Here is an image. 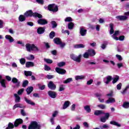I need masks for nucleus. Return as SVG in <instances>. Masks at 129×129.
<instances>
[{"label":"nucleus","instance_id":"f257e3e1","mask_svg":"<svg viewBox=\"0 0 129 129\" xmlns=\"http://www.w3.org/2000/svg\"><path fill=\"white\" fill-rule=\"evenodd\" d=\"M25 47L27 52H39V47L34 44L27 43Z\"/></svg>","mask_w":129,"mask_h":129},{"label":"nucleus","instance_id":"f03ea898","mask_svg":"<svg viewBox=\"0 0 129 129\" xmlns=\"http://www.w3.org/2000/svg\"><path fill=\"white\" fill-rule=\"evenodd\" d=\"M24 16L26 17H34V18H39L41 19L42 18V15L38 14L37 13H33L32 10H29L25 13Z\"/></svg>","mask_w":129,"mask_h":129},{"label":"nucleus","instance_id":"7ed1b4c3","mask_svg":"<svg viewBox=\"0 0 129 129\" xmlns=\"http://www.w3.org/2000/svg\"><path fill=\"white\" fill-rule=\"evenodd\" d=\"M28 129H41V125L36 121H32L28 126Z\"/></svg>","mask_w":129,"mask_h":129},{"label":"nucleus","instance_id":"20e7f679","mask_svg":"<svg viewBox=\"0 0 129 129\" xmlns=\"http://www.w3.org/2000/svg\"><path fill=\"white\" fill-rule=\"evenodd\" d=\"M48 10L50 12L54 13L55 12L58 11V7L55 4H50L48 6Z\"/></svg>","mask_w":129,"mask_h":129},{"label":"nucleus","instance_id":"39448f33","mask_svg":"<svg viewBox=\"0 0 129 129\" xmlns=\"http://www.w3.org/2000/svg\"><path fill=\"white\" fill-rule=\"evenodd\" d=\"M71 58L74 60V61H76V62H78L80 63V62L81 61V54H79L78 56H76L74 54H71Z\"/></svg>","mask_w":129,"mask_h":129},{"label":"nucleus","instance_id":"423d86ee","mask_svg":"<svg viewBox=\"0 0 129 129\" xmlns=\"http://www.w3.org/2000/svg\"><path fill=\"white\" fill-rule=\"evenodd\" d=\"M47 86L49 89H51V90H55V89H56V85H55L52 81H50L48 83Z\"/></svg>","mask_w":129,"mask_h":129},{"label":"nucleus","instance_id":"0eeeda50","mask_svg":"<svg viewBox=\"0 0 129 129\" xmlns=\"http://www.w3.org/2000/svg\"><path fill=\"white\" fill-rule=\"evenodd\" d=\"M55 71L57 72V73H58V74H61V75H63L66 73V70L63 69H60L59 68H56Z\"/></svg>","mask_w":129,"mask_h":129},{"label":"nucleus","instance_id":"6e6552de","mask_svg":"<svg viewBox=\"0 0 129 129\" xmlns=\"http://www.w3.org/2000/svg\"><path fill=\"white\" fill-rule=\"evenodd\" d=\"M111 79H112V77L110 76H108L104 78L103 81L105 84H108L111 81Z\"/></svg>","mask_w":129,"mask_h":129},{"label":"nucleus","instance_id":"1a4fd4ad","mask_svg":"<svg viewBox=\"0 0 129 129\" xmlns=\"http://www.w3.org/2000/svg\"><path fill=\"white\" fill-rule=\"evenodd\" d=\"M48 94L51 98H56L57 96V93L54 91H49L48 92Z\"/></svg>","mask_w":129,"mask_h":129},{"label":"nucleus","instance_id":"9d476101","mask_svg":"<svg viewBox=\"0 0 129 129\" xmlns=\"http://www.w3.org/2000/svg\"><path fill=\"white\" fill-rule=\"evenodd\" d=\"M115 99L112 97L108 98V99L105 101V103L109 104V103H115Z\"/></svg>","mask_w":129,"mask_h":129},{"label":"nucleus","instance_id":"9b49d317","mask_svg":"<svg viewBox=\"0 0 129 129\" xmlns=\"http://www.w3.org/2000/svg\"><path fill=\"white\" fill-rule=\"evenodd\" d=\"M37 23L39 25H47V24H48V21L45 19H40L38 20Z\"/></svg>","mask_w":129,"mask_h":129},{"label":"nucleus","instance_id":"f8f14e48","mask_svg":"<svg viewBox=\"0 0 129 129\" xmlns=\"http://www.w3.org/2000/svg\"><path fill=\"white\" fill-rule=\"evenodd\" d=\"M12 81L13 83L16 84L17 87H19V86H20V85L21 84V82H20V81L18 80V79L16 78H13Z\"/></svg>","mask_w":129,"mask_h":129},{"label":"nucleus","instance_id":"ddd939ff","mask_svg":"<svg viewBox=\"0 0 129 129\" xmlns=\"http://www.w3.org/2000/svg\"><path fill=\"white\" fill-rule=\"evenodd\" d=\"M18 107H19L20 108H26L25 106H24L23 104L21 103H18L14 105L13 109H16V108H18Z\"/></svg>","mask_w":129,"mask_h":129},{"label":"nucleus","instance_id":"4468645a","mask_svg":"<svg viewBox=\"0 0 129 129\" xmlns=\"http://www.w3.org/2000/svg\"><path fill=\"white\" fill-rule=\"evenodd\" d=\"M5 38L6 39V40H8L10 43H13L15 41L14 38H13V37H12V36L10 35H6L5 36Z\"/></svg>","mask_w":129,"mask_h":129},{"label":"nucleus","instance_id":"2eb2a0df","mask_svg":"<svg viewBox=\"0 0 129 129\" xmlns=\"http://www.w3.org/2000/svg\"><path fill=\"white\" fill-rule=\"evenodd\" d=\"M3 78V77L2 75H0V84H1L2 87H4V88H6L7 87L6 86V80L5 79H2Z\"/></svg>","mask_w":129,"mask_h":129},{"label":"nucleus","instance_id":"dca6fc26","mask_svg":"<svg viewBox=\"0 0 129 129\" xmlns=\"http://www.w3.org/2000/svg\"><path fill=\"white\" fill-rule=\"evenodd\" d=\"M23 123V119L19 118L16 120L14 123V126H18L19 124Z\"/></svg>","mask_w":129,"mask_h":129},{"label":"nucleus","instance_id":"f3484780","mask_svg":"<svg viewBox=\"0 0 129 129\" xmlns=\"http://www.w3.org/2000/svg\"><path fill=\"white\" fill-rule=\"evenodd\" d=\"M119 35V31H115V33L113 35H112V38L114 39V40H116V41H118V37H116V36H118Z\"/></svg>","mask_w":129,"mask_h":129},{"label":"nucleus","instance_id":"a211bd4d","mask_svg":"<svg viewBox=\"0 0 129 129\" xmlns=\"http://www.w3.org/2000/svg\"><path fill=\"white\" fill-rule=\"evenodd\" d=\"M86 32H87V30H85L83 27H81L80 31L81 36H85L86 35Z\"/></svg>","mask_w":129,"mask_h":129},{"label":"nucleus","instance_id":"6ab92c4d","mask_svg":"<svg viewBox=\"0 0 129 129\" xmlns=\"http://www.w3.org/2000/svg\"><path fill=\"white\" fill-rule=\"evenodd\" d=\"M25 101H26V103H28V104H30V105L34 106L35 103L31 100H29L27 98V97H24Z\"/></svg>","mask_w":129,"mask_h":129},{"label":"nucleus","instance_id":"aec40b11","mask_svg":"<svg viewBox=\"0 0 129 129\" xmlns=\"http://www.w3.org/2000/svg\"><path fill=\"white\" fill-rule=\"evenodd\" d=\"M44 32H45V28L39 27L37 29V33L39 34V35L43 34Z\"/></svg>","mask_w":129,"mask_h":129},{"label":"nucleus","instance_id":"412c9836","mask_svg":"<svg viewBox=\"0 0 129 129\" xmlns=\"http://www.w3.org/2000/svg\"><path fill=\"white\" fill-rule=\"evenodd\" d=\"M88 53H89V55L91 57L95 56L96 53L95 51L93 49H89L88 50Z\"/></svg>","mask_w":129,"mask_h":129},{"label":"nucleus","instance_id":"4be33fe9","mask_svg":"<svg viewBox=\"0 0 129 129\" xmlns=\"http://www.w3.org/2000/svg\"><path fill=\"white\" fill-rule=\"evenodd\" d=\"M70 105V102L69 101H65L63 104L62 109H66V108H67V107H68V106H69Z\"/></svg>","mask_w":129,"mask_h":129},{"label":"nucleus","instance_id":"5701e85b","mask_svg":"<svg viewBox=\"0 0 129 129\" xmlns=\"http://www.w3.org/2000/svg\"><path fill=\"white\" fill-rule=\"evenodd\" d=\"M26 67L29 68L30 67H34V62L31 61H28L26 63Z\"/></svg>","mask_w":129,"mask_h":129},{"label":"nucleus","instance_id":"b1692460","mask_svg":"<svg viewBox=\"0 0 129 129\" xmlns=\"http://www.w3.org/2000/svg\"><path fill=\"white\" fill-rule=\"evenodd\" d=\"M14 96L15 97V102H16V103H19V102L21 101V97H20L17 94H14Z\"/></svg>","mask_w":129,"mask_h":129},{"label":"nucleus","instance_id":"393cba45","mask_svg":"<svg viewBox=\"0 0 129 129\" xmlns=\"http://www.w3.org/2000/svg\"><path fill=\"white\" fill-rule=\"evenodd\" d=\"M110 27V35H112L113 33H114V30L113 29V24L112 23H111L109 24Z\"/></svg>","mask_w":129,"mask_h":129},{"label":"nucleus","instance_id":"a878e982","mask_svg":"<svg viewBox=\"0 0 129 129\" xmlns=\"http://www.w3.org/2000/svg\"><path fill=\"white\" fill-rule=\"evenodd\" d=\"M110 124H113V125H116V126H118L120 127V126H121V125L120 124L118 123V122L115 121H111L110 122Z\"/></svg>","mask_w":129,"mask_h":129},{"label":"nucleus","instance_id":"bb28decb","mask_svg":"<svg viewBox=\"0 0 129 129\" xmlns=\"http://www.w3.org/2000/svg\"><path fill=\"white\" fill-rule=\"evenodd\" d=\"M96 96L98 97V100L100 102H104V99L101 98V95L99 94H96Z\"/></svg>","mask_w":129,"mask_h":129},{"label":"nucleus","instance_id":"cd10ccee","mask_svg":"<svg viewBox=\"0 0 129 129\" xmlns=\"http://www.w3.org/2000/svg\"><path fill=\"white\" fill-rule=\"evenodd\" d=\"M26 16L24 15H20L19 17V22H24L26 20Z\"/></svg>","mask_w":129,"mask_h":129},{"label":"nucleus","instance_id":"c85d7f7f","mask_svg":"<svg viewBox=\"0 0 129 129\" xmlns=\"http://www.w3.org/2000/svg\"><path fill=\"white\" fill-rule=\"evenodd\" d=\"M84 108L87 112L90 113L91 112V109L90 108V106L86 105L84 107Z\"/></svg>","mask_w":129,"mask_h":129},{"label":"nucleus","instance_id":"c756f323","mask_svg":"<svg viewBox=\"0 0 129 129\" xmlns=\"http://www.w3.org/2000/svg\"><path fill=\"white\" fill-rule=\"evenodd\" d=\"M74 47L76 49H79V48H85V45L82 44H76L74 46Z\"/></svg>","mask_w":129,"mask_h":129},{"label":"nucleus","instance_id":"7c9ffc66","mask_svg":"<svg viewBox=\"0 0 129 129\" xmlns=\"http://www.w3.org/2000/svg\"><path fill=\"white\" fill-rule=\"evenodd\" d=\"M104 113L102 110H96L94 112L95 115H100V114H103Z\"/></svg>","mask_w":129,"mask_h":129},{"label":"nucleus","instance_id":"2f4dec72","mask_svg":"<svg viewBox=\"0 0 129 129\" xmlns=\"http://www.w3.org/2000/svg\"><path fill=\"white\" fill-rule=\"evenodd\" d=\"M34 89V88L33 87H29L26 89V92L27 93V94H30L32 91H33V90Z\"/></svg>","mask_w":129,"mask_h":129},{"label":"nucleus","instance_id":"473e14b6","mask_svg":"<svg viewBox=\"0 0 129 129\" xmlns=\"http://www.w3.org/2000/svg\"><path fill=\"white\" fill-rule=\"evenodd\" d=\"M76 80H82V79H84L85 78V77L84 76H76L75 77Z\"/></svg>","mask_w":129,"mask_h":129},{"label":"nucleus","instance_id":"72a5a7b5","mask_svg":"<svg viewBox=\"0 0 129 129\" xmlns=\"http://www.w3.org/2000/svg\"><path fill=\"white\" fill-rule=\"evenodd\" d=\"M26 59L29 60V61H31V60H34V59H35V56L33 54H30L28 56L26 57Z\"/></svg>","mask_w":129,"mask_h":129},{"label":"nucleus","instance_id":"f704fd0d","mask_svg":"<svg viewBox=\"0 0 129 129\" xmlns=\"http://www.w3.org/2000/svg\"><path fill=\"white\" fill-rule=\"evenodd\" d=\"M53 41L55 44H56V45H59L61 42V40L59 38H54Z\"/></svg>","mask_w":129,"mask_h":129},{"label":"nucleus","instance_id":"c9c22d12","mask_svg":"<svg viewBox=\"0 0 129 129\" xmlns=\"http://www.w3.org/2000/svg\"><path fill=\"white\" fill-rule=\"evenodd\" d=\"M122 107L124 108H129V102H124L122 104Z\"/></svg>","mask_w":129,"mask_h":129},{"label":"nucleus","instance_id":"e433bc0d","mask_svg":"<svg viewBox=\"0 0 129 129\" xmlns=\"http://www.w3.org/2000/svg\"><path fill=\"white\" fill-rule=\"evenodd\" d=\"M74 28V24L72 22H71L68 24V29L69 30H72Z\"/></svg>","mask_w":129,"mask_h":129},{"label":"nucleus","instance_id":"4c0bfd02","mask_svg":"<svg viewBox=\"0 0 129 129\" xmlns=\"http://www.w3.org/2000/svg\"><path fill=\"white\" fill-rule=\"evenodd\" d=\"M118 79H119V77H118V76H115L113 79L112 83L113 84H114V83H116V82H117V81H118Z\"/></svg>","mask_w":129,"mask_h":129},{"label":"nucleus","instance_id":"58836bf2","mask_svg":"<svg viewBox=\"0 0 129 129\" xmlns=\"http://www.w3.org/2000/svg\"><path fill=\"white\" fill-rule=\"evenodd\" d=\"M72 80H73L72 78H68L66 80L63 81V83L64 84H67V83H70V82H72Z\"/></svg>","mask_w":129,"mask_h":129},{"label":"nucleus","instance_id":"ea45409f","mask_svg":"<svg viewBox=\"0 0 129 129\" xmlns=\"http://www.w3.org/2000/svg\"><path fill=\"white\" fill-rule=\"evenodd\" d=\"M24 74L26 76H32L33 73L31 71H25Z\"/></svg>","mask_w":129,"mask_h":129},{"label":"nucleus","instance_id":"a19ab883","mask_svg":"<svg viewBox=\"0 0 129 129\" xmlns=\"http://www.w3.org/2000/svg\"><path fill=\"white\" fill-rule=\"evenodd\" d=\"M44 60L45 62H46V63H47L48 64H51L53 63V60H52V59L44 58Z\"/></svg>","mask_w":129,"mask_h":129},{"label":"nucleus","instance_id":"79ce46f5","mask_svg":"<svg viewBox=\"0 0 129 129\" xmlns=\"http://www.w3.org/2000/svg\"><path fill=\"white\" fill-rule=\"evenodd\" d=\"M66 64V63H65V62L61 61L57 63V66H58V67H63V66H65Z\"/></svg>","mask_w":129,"mask_h":129},{"label":"nucleus","instance_id":"37998d69","mask_svg":"<svg viewBox=\"0 0 129 129\" xmlns=\"http://www.w3.org/2000/svg\"><path fill=\"white\" fill-rule=\"evenodd\" d=\"M11 128H14V124L10 122L8 124V127L6 129H11Z\"/></svg>","mask_w":129,"mask_h":129},{"label":"nucleus","instance_id":"c03bdc74","mask_svg":"<svg viewBox=\"0 0 129 129\" xmlns=\"http://www.w3.org/2000/svg\"><path fill=\"white\" fill-rule=\"evenodd\" d=\"M65 90V87L63 85H60L58 91H64Z\"/></svg>","mask_w":129,"mask_h":129},{"label":"nucleus","instance_id":"a18cd8bd","mask_svg":"<svg viewBox=\"0 0 129 129\" xmlns=\"http://www.w3.org/2000/svg\"><path fill=\"white\" fill-rule=\"evenodd\" d=\"M20 62L22 65H25L26 63V59L23 58L20 59Z\"/></svg>","mask_w":129,"mask_h":129},{"label":"nucleus","instance_id":"49530a36","mask_svg":"<svg viewBox=\"0 0 129 129\" xmlns=\"http://www.w3.org/2000/svg\"><path fill=\"white\" fill-rule=\"evenodd\" d=\"M55 37V32L54 31H52L50 34H49V37L50 39H53Z\"/></svg>","mask_w":129,"mask_h":129},{"label":"nucleus","instance_id":"de8ad7c7","mask_svg":"<svg viewBox=\"0 0 129 129\" xmlns=\"http://www.w3.org/2000/svg\"><path fill=\"white\" fill-rule=\"evenodd\" d=\"M97 107H99V108H101V109H104L106 107L105 105H103V104L98 105Z\"/></svg>","mask_w":129,"mask_h":129},{"label":"nucleus","instance_id":"09e8293b","mask_svg":"<svg viewBox=\"0 0 129 129\" xmlns=\"http://www.w3.org/2000/svg\"><path fill=\"white\" fill-rule=\"evenodd\" d=\"M72 21H73V20L71 17H67L64 19V22H72Z\"/></svg>","mask_w":129,"mask_h":129},{"label":"nucleus","instance_id":"8fccbe9b","mask_svg":"<svg viewBox=\"0 0 129 129\" xmlns=\"http://www.w3.org/2000/svg\"><path fill=\"white\" fill-rule=\"evenodd\" d=\"M89 53H88V51H87V52H86L84 54V55H83V57H84V58H89Z\"/></svg>","mask_w":129,"mask_h":129},{"label":"nucleus","instance_id":"3c124183","mask_svg":"<svg viewBox=\"0 0 129 129\" xmlns=\"http://www.w3.org/2000/svg\"><path fill=\"white\" fill-rule=\"evenodd\" d=\"M44 70H45V71H49V70H51V68H50V67L45 64L44 65Z\"/></svg>","mask_w":129,"mask_h":129},{"label":"nucleus","instance_id":"603ef678","mask_svg":"<svg viewBox=\"0 0 129 129\" xmlns=\"http://www.w3.org/2000/svg\"><path fill=\"white\" fill-rule=\"evenodd\" d=\"M28 83H29V82H28L27 80H26L24 82H23V83L22 84L23 87H26V86L28 85Z\"/></svg>","mask_w":129,"mask_h":129},{"label":"nucleus","instance_id":"864d4df0","mask_svg":"<svg viewBox=\"0 0 129 129\" xmlns=\"http://www.w3.org/2000/svg\"><path fill=\"white\" fill-rule=\"evenodd\" d=\"M51 24L52 26V28H56V27H57V23H56V22L52 21Z\"/></svg>","mask_w":129,"mask_h":129},{"label":"nucleus","instance_id":"5fc2aeb1","mask_svg":"<svg viewBox=\"0 0 129 129\" xmlns=\"http://www.w3.org/2000/svg\"><path fill=\"white\" fill-rule=\"evenodd\" d=\"M25 89H21L20 90H19L18 92V94L19 95H21V94H22V93H23Z\"/></svg>","mask_w":129,"mask_h":129},{"label":"nucleus","instance_id":"6e6d98bb","mask_svg":"<svg viewBox=\"0 0 129 129\" xmlns=\"http://www.w3.org/2000/svg\"><path fill=\"white\" fill-rule=\"evenodd\" d=\"M17 43L19 45H21L22 47H24V46H25V44L22 41H18L17 42Z\"/></svg>","mask_w":129,"mask_h":129},{"label":"nucleus","instance_id":"4d7b16f0","mask_svg":"<svg viewBox=\"0 0 129 129\" xmlns=\"http://www.w3.org/2000/svg\"><path fill=\"white\" fill-rule=\"evenodd\" d=\"M129 88V86H127L125 89L123 90L122 92H121L122 94H124L125 93L126 91Z\"/></svg>","mask_w":129,"mask_h":129},{"label":"nucleus","instance_id":"13d9d810","mask_svg":"<svg viewBox=\"0 0 129 129\" xmlns=\"http://www.w3.org/2000/svg\"><path fill=\"white\" fill-rule=\"evenodd\" d=\"M3 28H4V21L0 20V29H3Z\"/></svg>","mask_w":129,"mask_h":129},{"label":"nucleus","instance_id":"bf43d9fd","mask_svg":"<svg viewBox=\"0 0 129 129\" xmlns=\"http://www.w3.org/2000/svg\"><path fill=\"white\" fill-rule=\"evenodd\" d=\"M106 118L105 117H102L100 118V120L102 122H105L106 121Z\"/></svg>","mask_w":129,"mask_h":129},{"label":"nucleus","instance_id":"052dcab7","mask_svg":"<svg viewBox=\"0 0 129 129\" xmlns=\"http://www.w3.org/2000/svg\"><path fill=\"white\" fill-rule=\"evenodd\" d=\"M21 113L23 116H26L27 115V114H26V112H25V110H24L23 109H21Z\"/></svg>","mask_w":129,"mask_h":129},{"label":"nucleus","instance_id":"680f3d73","mask_svg":"<svg viewBox=\"0 0 129 129\" xmlns=\"http://www.w3.org/2000/svg\"><path fill=\"white\" fill-rule=\"evenodd\" d=\"M60 45V48H61L62 49H63V48H64V47H65V45H66L64 43H62V41L59 43Z\"/></svg>","mask_w":129,"mask_h":129},{"label":"nucleus","instance_id":"e2e57ef3","mask_svg":"<svg viewBox=\"0 0 129 129\" xmlns=\"http://www.w3.org/2000/svg\"><path fill=\"white\" fill-rule=\"evenodd\" d=\"M93 82V80L91 79L89 81H87V85H90L92 84Z\"/></svg>","mask_w":129,"mask_h":129},{"label":"nucleus","instance_id":"0e129e2a","mask_svg":"<svg viewBox=\"0 0 129 129\" xmlns=\"http://www.w3.org/2000/svg\"><path fill=\"white\" fill-rule=\"evenodd\" d=\"M58 112L57 111H54L53 114H52V117H56V116H57V114H58Z\"/></svg>","mask_w":129,"mask_h":129},{"label":"nucleus","instance_id":"69168bd1","mask_svg":"<svg viewBox=\"0 0 129 129\" xmlns=\"http://www.w3.org/2000/svg\"><path fill=\"white\" fill-rule=\"evenodd\" d=\"M109 126L107 124H104L102 125V126L100 127V128L102 129V128H108Z\"/></svg>","mask_w":129,"mask_h":129},{"label":"nucleus","instance_id":"338daca9","mask_svg":"<svg viewBox=\"0 0 129 129\" xmlns=\"http://www.w3.org/2000/svg\"><path fill=\"white\" fill-rule=\"evenodd\" d=\"M37 3L40 4V5H43L44 4V1L43 0H36Z\"/></svg>","mask_w":129,"mask_h":129},{"label":"nucleus","instance_id":"774afa93","mask_svg":"<svg viewBox=\"0 0 129 129\" xmlns=\"http://www.w3.org/2000/svg\"><path fill=\"white\" fill-rule=\"evenodd\" d=\"M83 125H84L85 127H86L87 128H88V127H89V124H88V123H87V122H84L83 123Z\"/></svg>","mask_w":129,"mask_h":129}]
</instances>
